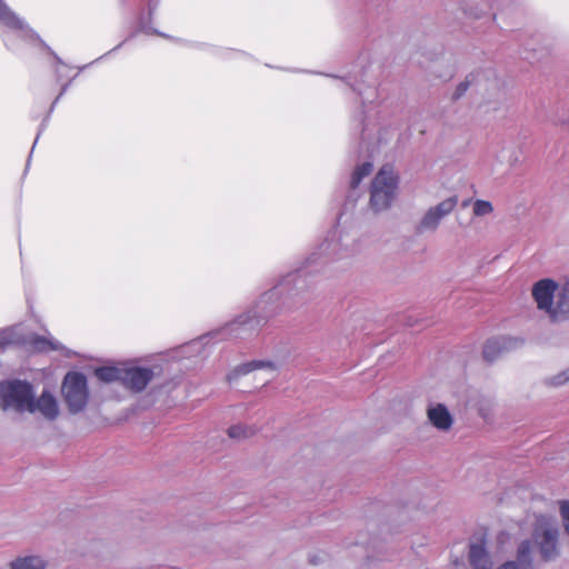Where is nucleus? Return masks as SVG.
<instances>
[{
	"mask_svg": "<svg viewBox=\"0 0 569 569\" xmlns=\"http://www.w3.org/2000/svg\"><path fill=\"white\" fill-rule=\"evenodd\" d=\"M359 251L360 241L353 233L352 214L342 211L326 239L283 273L281 284L305 281L307 277L322 272L329 262L353 257Z\"/></svg>",
	"mask_w": 569,
	"mask_h": 569,
	"instance_id": "obj_1",
	"label": "nucleus"
},
{
	"mask_svg": "<svg viewBox=\"0 0 569 569\" xmlns=\"http://www.w3.org/2000/svg\"><path fill=\"white\" fill-rule=\"evenodd\" d=\"M280 293L277 291V287H272L267 290L258 300L254 309L237 316L233 320L228 322L219 331L216 332L221 339L226 338H248L254 331L263 327L269 318L274 316L281 307L291 306L287 302L279 303Z\"/></svg>",
	"mask_w": 569,
	"mask_h": 569,
	"instance_id": "obj_2",
	"label": "nucleus"
},
{
	"mask_svg": "<svg viewBox=\"0 0 569 569\" xmlns=\"http://www.w3.org/2000/svg\"><path fill=\"white\" fill-rule=\"evenodd\" d=\"M532 297L553 321L569 318V287H532Z\"/></svg>",
	"mask_w": 569,
	"mask_h": 569,
	"instance_id": "obj_3",
	"label": "nucleus"
},
{
	"mask_svg": "<svg viewBox=\"0 0 569 569\" xmlns=\"http://www.w3.org/2000/svg\"><path fill=\"white\" fill-rule=\"evenodd\" d=\"M399 178L390 166H383L371 182L370 208L375 212L387 210L396 198Z\"/></svg>",
	"mask_w": 569,
	"mask_h": 569,
	"instance_id": "obj_4",
	"label": "nucleus"
},
{
	"mask_svg": "<svg viewBox=\"0 0 569 569\" xmlns=\"http://www.w3.org/2000/svg\"><path fill=\"white\" fill-rule=\"evenodd\" d=\"M0 24L9 30L2 34V39L6 47L12 51L18 49L14 40L16 37L28 42H39L41 46L47 47L39 36L11 10L4 0H0Z\"/></svg>",
	"mask_w": 569,
	"mask_h": 569,
	"instance_id": "obj_5",
	"label": "nucleus"
},
{
	"mask_svg": "<svg viewBox=\"0 0 569 569\" xmlns=\"http://www.w3.org/2000/svg\"><path fill=\"white\" fill-rule=\"evenodd\" d=\"M33 396V388L27 381L10 380L0 383V408L12 409L19 413L32 412L30 402Z\"/></svg>",
	"mask_w": 569,
	"mask_h": 569,
	"instance_id": "obj_6",
	"label": "nucleus"
},
{
	"mask_svg": "<svg viewBox=\"0 0 569 569\" xmlns=\"http://www.w3.org/2000/svg\"><path fill=\"white\" fill-rule=\"evenodd\" d=\"M558 539V527L541 518L532 530V539L530 541L531 545L535 543L537 546L541 560L550 562L560 556Z\"/></svg>",
	"mask_w": 569,
	"mask_h": 569,
	"instance_id": "obj_7",
	"label": "nucleus"
},
{
	"mask_svg": "<svg viewBox=\"0 0 569 569\" xmlns=\"http://www.w3.org/2000/svg\"><path fill=\"white\" fill-rule=\"evenodd\" d=\"M61 392L71 413L82 411L89 399L86 376L81 372H68L63 379Z\"/></svg>",
	"mask_w": 569,
	"mask_h": 569,
	"instance_id": "obj_8",
	"label": "nucleus"
},
{
	"mask_svg": "<svg viewBox=\"0 0 569 569\" xmlns=\"http://www.w3.org/2000/svg\"><path fill=\"white\" fill-rule=\"evenodd\" d=\"M458 206V197L451 196L435 206L429 207L416 226L418 233L435 232L441 222L449 217Z\"/></svg>",
	"mask_w": 569,
	"mask_h": 569,
	"instance_id": "obj_9",
	"label": "nucleus"
},
{
	"mask_svg": "<svg viewBox=\"0 0 569 569\" xmlns=\"http://www.w3.org/2000/svg\"><path fill=\"white\" fill-rule=\"evenodd\" d=\"M470 87H475L480 93L489 90L497 91L499 90V80L495 71L490 69L471 72L457 86L452 93V100L460 99Z\"/></svg>",
	"mask_w": 569,
	"mask_h": 569,
	"instance_id": "obj_10",
	"label": "nucleus"
},
{
	"mask_svg": "<svg viewBox=\"0 0 569 569\" xmlns=\"http://www.w3.org/2000/svg\"><path fill=\"white\" fill-rule=\"evenodd\" d=\"M152 378L153 371L150 368H123L121 385L133 392H140L146 389Z\"/></svg>",
	"mask_w": 569,
	"mask_h": 569,
	"instance_id": "obj_11",
	"label": "nucleus"
},
{
	"mask_svg": "<svg viewBox=\"0 0 569 569\" xmlns=\"http://www.w3.org/2000/svg\"><path fill=\"white\" fill-rule=\"evenodd\" d=\"M521 343L522 341L520 339L511 337L492 338L483 346L482 356L485 360L492 362L499 359L505 352L517 348Z\"/></svg>",
	"mask_w": 569,
	"mask_h": 569,
	"instance_id": "obj_12",
	"label": "nucleus"
},
{
	"mask_svg": "<svg viewBox=\"0 0 569 569\" xmlns=\"http://www.w3.org/2000/svg\"><path fill=\"white\" fill-rule=\"evenodd\" d=\"M49 561L39 552L21 551L14 556L4 569H47Z\"/></svg>",
	"mask_w": 569,
	"mask_h": 569,
	"instance_id": "obj_13",
	"label": "nucleus"
},
{
	"mask_svg": "<svg viewBox=\"0 0 569 569\" xmlns=\"http://www.w3.org/2000/svg\"><path fill=\"white\" fill-rule=\"evenodd\" d=\"M497 569H533L531 541L522 540L517 548L516 560L506 561Z\"/></svg>",
	"mask_w": 569,
	"mask_h": 569,
	"instance_id": "obj_14",
	"label": "nucleus"
},
{
	"mask_svg": "<svg viewBox=\"0 0 569 569\" xmlns=\"http://www.w3.org/2000/svg\"><path fill=\"white\" fill-rule=\"evenodd\" d=\"M429 422L440 431H448L453 425V417L443 403H430L427 408Z\"/></svg>",
	"mask_w": 569,
	"mask_h": 569,
	"instance_id": "obj_15",
	"label": "nucleus"
},
{
	"mask_svg": "<svg viewBox=\"0 0 569 569\" xmlns=\"http://www.w3.org/2000/svg\"><path fill=\"white\" fill-rule=\"evenodd\" d=\"M30 407L32 409L31 413L39 411L48 420H54L59 415L57 400L53 395L47 390H43L37 400L33 395Z\"/></svg>",
	"mask_w": 569,
	"mask_h": 569,
	"instance_id": "obj_16",
	"label": "nucleus"
},
{
	"mask_svg": "<svg viewBox=\"0 0 569 569\" xmlns=\"http://www.w3.org/2000/svg\"><path fill=\"white\" fill-rule=\"evenodd\" d=\"M469 561L473 569H491L493 562L486 549L485 541L471 543L469 547Z\"/></svg>",
	"mask_w": 569,
	"mask_h": 569,
	"instance_id": "obj_17",
	"label": "nucleus"
},
{
	"mask_svg": "<svg viewBox=\"0 0 569 569\" xmlns=\"http://www.w3.org/2000/svg\"><path fill=\"white\" fill-rule=\"evenodd\" d=\"M264 368L270 369L272 371L276 369L273 362H271V361L252 360V361L237 366L233 369V371L228 376V379L231 381L232 379H236L240 376H244L254 370L264 369Z\"/></svg>",
	"mask_w": 569,
	"mask_h": 569,
	"instance_id": "obj_18",
	"label": "nucleus"
},
{
	"mask_svg": "<svg viewBox=\"0 0 569 569\" xmlns=\"http://www.w3.org/2000/svg\"><path fill=\"white\" fill-rule=\"evenodd\" d=\"M123 368L100 367L94 370V376L103 382L122 381Z\"/></svg>",
	"mask_w": 569,
	"mask_h": 569,
	"instance_id": "obj_19",
	"label": "nucleus"
},
{
	"mask_svg": "<svg viewBox=\"0 0 569 569\" xmlns=\"http://www.w3.org/2000/svg\"><path fill=\"white\" fill-rule=\"evenodd\" d=\"M32 347L38 351H47V350H59L61 349V345L54 339H48L41 336H34L30 340Z\"/></svg>",
	"mask_w": 569,
	"mask_h": 569,
	"instance_id": "obj_20",
	"label": "nucleus"
},
{
	"mask_svg": "<svg viewBox=\"0 0 569 569\" xmlns=\"http://www.w3.org/2000/svg\"><path fill=\"white\" fill-rule=\"evenodd\" d=\"M372 168L373 166L370 162H365L361 166H359L351 176L350 188L353 190L357 189L362 179L371 173Z\"/></svg>",
	"mask_w": 569,
	"mask_h": 569,
	"instance_id": "obj_21",
	"label": "nucleus"
},
{
	"mask_svg": "<svg viewBox=\"0 0 569 569\" xmlns=\"http://www.w3.org/2000/svg\"><path fill=\"white\" fill-rule=\"evenodd\" d=\"M493 212V206L488 200L477 199L472 202V216L477 218L487 217Z\"/></svg>",
	"mask_w": 569,
	"mask_h": 569,
	"instance_id": "obj_22",
	"label": "nucleus"
},
{
	"mask_svg": "<svg viewBox=\"0 0 569 569\" xmlns=\"http://www.w3.org/2000/svg\"><path fill=\"white\" fill-rule=\"evenodd\" d=\"M256 433V429L243 425H234L228 429V436L236 440L249 438Z\"/></svg>",
	"mask_w": 569,
	"mask_h": 569,
	"instance_id": "obj_23",
	"label": "nucleus"
},
{
	"mask_svg": "<svg viewBox=\"0 0 569 569\" xmlns=\"http://www.w3.org/2000/svg\"><path fill=\"white\" fill-rule=\"evenodd\" d=\"M567 381H569V368L553 377L548 378L546 380V383L552 387H559L566 383Z\"/></svg>",
	"mask_w": 569,
	"mask_h": 569,
	"instance_id": "obj_24",
	"label": "nucleus"
},
{
	"mask_svg": "<svg viewBox=\"0 0 569 569\" xmlns=\"http://www.w3.org/2000/svg\"><path fill=\"white\" fill-rule=\"evenodd\" d=\"M560 516L565 532L569 536V501H560Z\"/></svg>",
	"mask_w": 569,
	"mask_h": 569,
	"instance_id": "obj_25",
	"label": "nucleus"
},
{
	"mask_svg": "<svg viewBox=\"0 0 569 569\" xmlns=\"http://www.w3.org/2000/svg\"><path fill=\"white\" fill-rule=\"evenodd\" d=\"M13 342V332L10 329L0 330V349Z\"/></svg>",
	"mask_w": 569,
	"mask_h": 569,
	"instance_id": "obj_26",
	"label": "nucleus"
},
{
	"mask_svg": "<svg viewBox=\"0 0 569 569\" xmlns=\"http://www.w3.org/2000/svg\"><path fill=\"white\" fill-rule=\"evenodd\" d=\"M492 8H493V3L492 2H489V0H481V8L479 9V11H473L471 8H469L468 9V13L470 16L479 18L482 14H485L487 12V10H490Z\"/></svg>",
	"mask_w": 569,
	"mask_h": 569,
	"instance_id": "obj_27",
	"label": "nucleus"
},
{
	"mask_svg": "<svg viewBox=\"0 0 569 569\" xmlns=\"http://www.w3.org/2000/svg\"><path fill=\"white\" fill-rule=\"evenodd\" d=\"M361 139L366 142L370 138L369 133V123H366L365 120H361Z\"/></svg>",
	"mask_w": 569,
	"mask_h": 569,
	"instance_id": "obj_28",
	"label": "nucleus"
},
{
	"mask_svg": "<svg viewBox=\"0 0 569 569\" xmlns=\"http://www.w3.org/2000/svg\"><path fill=\"white\" fill-rule=\"evenodd\" d=\"M532 284H558V283L551 278H543V279H540V280L533 282Z\"/></svg>",
	"mask_w": 569,
	"mask_h": 569,
	"instance_id": "obj_29",
	"label": "nucleus"
},
{
	"mask_svg": "<svg viewBox=\"0 0 569 569\" xmlns=\"http://www.w3.org/2000/svg\"><path fill=\"white\" fill-rule=\"evenodd\" d=\"M472 202L473 201L471 199L470 200H465L462 204H463V207H467V206H469V203L472 204Z\"/></svg>",
	"mask_w": 569,
	"mask_h": 569,
	"instance_id": "obj_30",
	"label": "nucleus"
},
{
	"mask_svg": "<svg viewBox=\"0 0 569 569\" xmlns=\"http://www.w3.org/2000/svg\"><path fill=\"white\" fill-rule=\"evenodd\" d=\"M350 86L352 87L353 90H359V88L357 87V84L355 82H350Z\"/></svg>",
	"mask_w": 569,
	"mask_h": 569,
	"instance_id": "obj_31",
	"label": "nucleus"
},
{
	"mask_svg": "<svg viewBox=\"0 0 569 569\" xmlns=\"http://www.w3.org/2000/svg\"><path fill=\"white\" fill-rule=\"evenodd\" d=\"M66 91V87L62 88L60 96Z\"/></svg>",
	"mask_w": 569,
	"mask_h": 569,
	"instance_id": "obj_32",
	"label": "nucleus"
},
{
	"mask_svg": "<svg viewBox=\"0 0 569 569\" xmlns=\"http://www.w3.org/2000/svg\"><path fill=\"white\" fill-rule=\"evenodd\" d=\"M565 284H566V286H569V281H567Z\"/></svg>",
	"mask_w": 569,
	"mask_h": 569,
	"instance_id": "obj_33",
	"label": "nucleus"
}]
</instances>
